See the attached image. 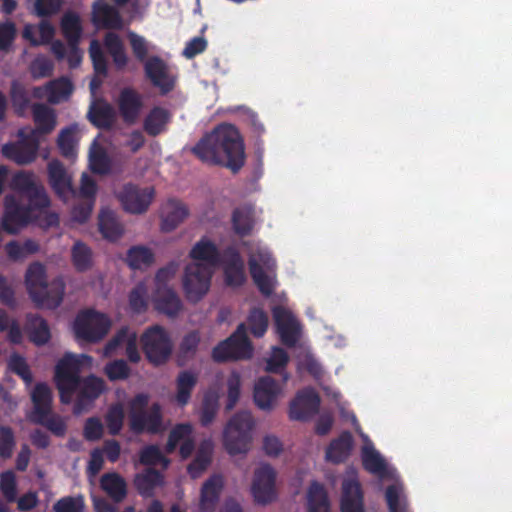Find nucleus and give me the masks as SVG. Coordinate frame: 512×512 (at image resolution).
Returning a JSON list of instances; mask_svg holds the SVG:
<instances>
[{
  "label": "nucleus",
  "instance_id": "obj_51",
  "mask_svg": "<svg viewBox=\"0 0 512 512\" xmlns=\"http://www.w3.org/2000/svg\"><path fill=\"white\" fill-rule=\"evenodd\" d=\"M251 334L256 337H262L268 328V315L261 308H252L247 318Z\"/></svg>",
  "mask_w": 512,
  "mask_h": 512
},
{
  "label": "nucleus",
  "instance_id": "obj_50",
  "mask_svg": "<svg viewBox=\"0 0 512 512\" xmlns=\"http://www.w3.org/2000/svg\"><path fill=\"white\" fill-rule=\"evenodd\" d=\"M124 418L125 413L122 404L115 403L108 408L105 415V422L110 435L116 436L121 432Z\"/></svg>",
  "mask_w": 512,
  "mask_h": 512
},
{
  "label": "nucleus",
  "instance_id": "obj_61",
  "mask_svg": "<svg viewBox=\"0 0 512 512\" xmlns=\"http://www.w3.org/2000/svg\"><path fill=\"white\" fill-rule=\"evenodd\" d=\"M16 446L15 434L11 427L0 425V457L9 459Z\"/></svg>",
  "mask_w": 512,
  "mask_h": 512
},
{
  "label": "nucleus",
  "instance_id": "obj_63",
  "mask_svg": "<svg viewBox=\"0 0 512 512\" xmlns=\"http://www.w3.org/2000/svg\"><path fill=\"white\" fill-rule=\"evenodd\" d=\"M227 402H226V410H232L237 404L240 398L241 392V377L239 373L232 372L227 379Z\"/></svg>",
  "mask_w": 512,
  "mask_h": 512
},
{
  "label": "nucleus",
  "instance_id": "obj_43",
  "mask_svg": "<svg viewBox=\"0 0 512 512\" xmlns=\"http://www.w3.org/2000/svg\"><path fill=\"white\" fill-rule=\"evenodd\" d=\"M232 226L236 234L249 235L253 229V212L249 207L235 208L232 213Z\"/></svg>",
  "mask_w": 512,
  "mask_h": 512
},
{
  "label": "nucleus",
  "instance_id": "obj_33",
  "mask_svg": "<svg viewBox=\"0 0 512 512\" xmlns=\"http://www.w3.org/2000/svg\"><path fill=\"white\" fill-rule=\"evenodd\" d=\"M352 446V434L349 431H344L327 447L326 459L335 464L342 463L349 457Z\"/></svg>",
  "mask_w": 512,
  "mask_h": 512
},
{
  "label": "nucleus",
  "instance_id": "obj_41",
  "mask_svg": "<svg viewBox=\"0 0 512 512\" xmlns=\"http://www.w3.org/2000/svg\"><path fill=\"white\" fill-rule=\"evenodd\" d=\"M197 375L188 370L181 371L176 379V396L175 400L179 406L188 404L193 389L197 384Z\"/></svg>",
  "mask_w": 512,
  "mask_h": 512
},
{
  "label": "nucleus",
  "instance_id": "obj_48",
  "mask_svg": "<svg viewBox=\"0 0 512 512\" xmlns=\"http://www.w3.org/2000/svg\"><path fill=\"white\" fill-rule=\"evenodd\" d=\"M211 462V445L205 442L201 445L195 459L188 465V473L192 478H197L203 473Z\"/></svg>",
  "mask_w": 512,
  "mask_h": 512
},
{
  "label": "nucleus",
  "instance_id": "obj_64",
  "mask_svg": "<svg viewBox=\"0 0 512 512\" xmlns=\"http://www.w3.org/2000/svg\"><path fill=\"white\" fill-rule=\"evenodd\" d=\"M0 490L8 502L16 501L17 484L14 472L8 470L0 475Z\"/></svg>",
  "mask_w": 512,
  "mask_h": 512
},
{
  "label": "nucleus",
  "instance_id": "obj_38",
  "mask_svg": "<svg viewBox=\"0 0 512 512\" xmlns=\"http://www.w3.org/2000/svg\"><path fill=\"white\" fill-rule=\"evenodd\" d=\"M31 399L34 410L32 417L45 416L52 411V391L46 383H37L32 391Z\"/></svg>",
  "mask_w": 512,
  "mask_h": 512
},
{
  "label": "nucleus",
  "instance_id": "obj_46",
  "mask_svg": "<svg viewBox=\"0 0 512 512\" xmlns=\"http://www.w3.org/2000/svg\"><path fill=\"white\" fill-rule=\"evenodd\" d=\"M126 261L132 269H141L153 264L154 254L147 247L133 246L127 252Z\"/></svg>",
  "mask_w": 512,
  "mask_h": 512
},
{
  "label": "nucleus",
  "instance_id": "obj_49",
  "mask_svg": "<svg viewBox=\"0 0 512 512\" xmlns=\"http://www.w3.org/2000/svg\"><path fill=\"white\" fill-rule=\"evenodd\" d=\"M89 165L92 172L106 175L111 170V160L107 152L100 146H96L90 152Z\"/></svg>",
  "mask_w": 512,
  "mask_h": 512
},
{
  "label": "nucleus",
  "instance_id": "obj_9",
  "mask_svg": "<svg viewBox=\"0 0 512 512\" xmlns=\"http://www.w3.org/2000/svg\"><path fill=\"white\" fill-rule=\"evenodd\" d=\"M213 270L203 263H191L186 266L183 288L191 302H198L209 290Z\"/></svg>",
  "mask_w": 512,
  "mask_h": 512
},
{
  "label": "nucleus",
  "instance_id": "obj_7",
  "mask_svg": "<svg viewBox=\"0 0 512 512\" xmlns=\"http://www.w3.org/2000/svg\"><path fill=\"white\" fill-rule=\"evenodd\" d=\"M45 208H38L30 205V202L23 204L13 195H6L4 199V214L2 217V228L9 234L18 233L23 227L38 217Z\"/></svg>",
  "mask_w": 512,
  "mask_h": 512
},
{
  "label": "nucleus",
  "instance_id": "obj_26",
  "mask_svg": "<svg viewBox=\"0 0 512 512\" xmlns=\"http://www.w3.org/2000/svg\"><path fill=\"white\" fill-rule=\"evenodd\" d=\"M49 183L55 193L60 197L73 192L70 176L61 161L54 159L48 163Z\"/></svg>",
  "mask_w": 512,
  "mask_h": 512
},
{
  "label": "nucleus",
  "instance_id": "obj_13",
  "mask_svg": "<svg viewBox=\"0 0 512 512\" xmlns=\"http://www.w3.org/2000/svg\"><path fill=\"white\" fill-rule=\"evenodd\" d=\"M271 253L264 248H257L249 256L248 265L251 278L259 291L265 295L270 296L273 292V285L265 273L263 266L270 268L273 264Z\"/></svg>",
  "mask_w": 512,
  "mask_h": 512
},
{
  "label": "nucleus",
  "instance_id": "obj_40",
  "mask_svg": "<svg viewBox=\"0 0 512 512\" xmlns=\"http://www.w3.org/2000/svg\"><path fill=\"white\" fill-rule=\"evenodd\" d=\"M33 119L36 125L35 134L51 133L56 126V116L54 111L45 104L36 103L32 107Z\"/></svg>",
  "mask_w": 512,
  "mask_h": 512
},
{
  "label": "nucleus",
  "instance_id": "obj_22",
  "mask_svg": "<svg viewBox=\"0 0 512 512\" xmlns=\"http://www.w3.org/2000/svg\"><path fill=\"white\" fill-rule=\"evenodd\" d=\"M143 105V98L139 92L133 88H124L121 90L118 98V109L126 124L136 123Z\"/></svg>",
  "mask_w": 512,
  "mask_h": 512
},
{
  "label": "nucleus",
  "instance_id": "obj_21",
  "mask_svg": "<svg viewBox=\"0 0 512 512\" xmlns=\"http://www.w3.org/2000/svg\"><path fill=\"white\" fill-rule=\"evenodd\" d=\"M92 21L98 28L122 30L124 27V21L119 11L105 0H96L93 3Z\"/></svg>",
  "mask_w": 512,
  "mask_h": 512
},
{
  "label": "nucleus",
  "instance_id": "obj_16",
  "mask_svg": "<svg viewBox=\"0 0 512 512\" xmlns=\"http://www.w3.org/2000/svg\"><path fill=\"white\" fill-rule=\"evenodd\" d=\"M272 314L282 344L287 347L295 346L300 336V326L293 314L283 306H275Z\"/></svg>",
  "mask_w": 512,
  "mask_h": 512
},
{
  "label": "nucleus",
  "instance_id": "obj_36",
  "mask_svg": "<svg viewBox=\"0 0 512 512\" xmlns=\"http://www.w3.org/2000/svg\"><path fill=\"white\" fill-rule=\"evenodd\" d=\"M98 226L103 238L112 242L117 241L124 233L123 225L109 209H103L99 214Z\"/></svg>",
  "mask_w": 512,
  "mask_h": 512
},
{
  "label": "nucleus",
  "instance_id": "obj_27",
  "mask_svg": "<svg viewBox=\"0 0 512 512\" xmlns=\"http://www.w3.org/2000/svg\"><path fill=\"white\" fill-rule=\"evenodd\" d=\"M25 331L29 340L36 346H43L51 339V331L48 322L38 314L26 315Z\"/></svg>",
  "mask_w": 512,
  "mask_h": 512
},
{
  "label": "nucleus",
  "instance_id": "obj_10",
  "mask_svg": "<svg viewBox=\"0 0 512 512\" xmlns=\"http://www.w3.org/2000/svg\"><path fill=\"white\" fill-rule=\"evenodd\" d=\"M251 494L254 502L268 505L277 499L276 471L269 464L256 468L251 484Z\"/></svg>",
  "mask_w": 512,
  "mask_h": 512
},
{
  "label": "nucleus",
  "instance_id": "obj_54",
  "mask_svg": "<svg viewBox=\"0 0 512 512\" xmlns=\"http://www.w3.org/2000/svg\"><path fill=\"white\" fill-rule=\"evenodd\" d=\"M32 421L36 424L46 427L52 434L57 437H64L66 434V422L59 415L50 413L46 414L45 416L32 417Z\"/></svg>",
  "mask_w": 512,
  "mask_h": 512
},
{
  "label": "nucleus",
  "instance_id": "obj_28",
  "mask_svg": "<svg viewBox=\"0 0 512 512\" xmlns=\"http://www.w3.org/2000/svg\"><path fill=\"white\" fill-rule=\"evenodd\" d=\"M340 509L341 512H364L363 493L357 481L348 480L343 483Z\"/></svg>",
  "mask_w": 512,
  "mask_h": 512
},
{
  "label": "nucleus",
  "instance_id": "obj_39",
  "mask_svg": "<svg viewBox=\"0 0 512 512\" xmlns=\"http://www.w3.org/2000/svg\"><path fill=\"white\" fill-rule=\"evenodd\" d=\"M190 257L194 260H201L205 265L213 267L220 261V254L217 246L207 238L198 241L190 251Z\"/></svg>",
  "mask_w": 512,
  "mask_h": 512
},
{
  "label": "nucleus",
  "instance_id": "obj_23",
  "mask_svg": "<svg viewBox=\"0 0 512 512\" xmlns=\"http://www.w3.org/2000/svg\"><path fill=\"white\" fill-rule=\"evenodd\" d=\"M279 393L280 387L275 379L270 376L260 377L254 386V402L261 410L269 411L273 409Z\"/></svg>",
  "mask_w": 512,
  "mask_h": 512
},
{
  "label": "nucleus",
  "instance_id": "obj_20",
  "mask_svg": "<svg viewBox=\"0 0 512 512\" xmlns=\"http://www.w3.org/2000/svg\"><path fill=\"white\" fill-rule=\"evenodd\" d=\"M104 387V381L96 376L80 378L76 390L78 395L73 408L74 414H81L85 411L101 395Z\"/></svg>",
  "mask_w": 512,
  "mask_h": 512
},
{
  "label": "nucleus",
  "instance_id": "obj_14",
  "mask_svg": "<svg viewBox=\"0 0 512 512\" xmlns=\"http://www.w3.org/2000/svg\"><path fill=\"white\" fill-rule=\"evenodd\" d=\"M130 430L139 435L142 433L159 434L164 431L162 407L153 403L148 410L129 415Z\"/></svg>",
  "mask_w": 512,
  "mask_h": 512
},
{
  "label": "nucleus",
  "instance_id": "obj_53",
  "mask_svg": "<svg viewBox=\"0 0 512 512\" xmlns=\"http://www.w3.org/2000/svg\"><path fill=\"white\" fill-rule=\"evenodd\" d=\"M127 38L135 59L140 63H145L149 59L148 54L150 50V44L147 39L131 30L127 32Z\"/></svg>",
  "mask_w": 512,
  "mask_h": 512
},
{
  "label": "nucleus",
  "instance_id": "obj_57",
  "mask_svg": "<svg viewBox=\"0 0 512 512\" xmlns=\"http://www.w3.org/2000/svg\"><path fill=\"white\" fill-rule=\"evenodd\" d=\"M148 289L145 283L139 282L129 293V306L134 313H142L147 310Z\"/></svg>",
  "mask_w": 512,
  "mask_h": 512
},
{
  "label": "nucleus",
  "instance_id": "obj_34",
  "mask_svg": "<svg viewBox=\"0 0 512 512\" xmlns=\"http://www.w3.org/2000/svg\"><path fill=\"white\" fill-rule=\"evenodd\" d=\"M100 486L115 503L122 502L127 496L126 481L118 473L111 472L102 475Z\"/></svg>",
  "mask_w": 512,
  "mask_h": 512
},
{
  "label": "nucleus",
  "instance_id": "obj_24",
  "mask_svg": "<svg viewBox=\"0 0 512 512\" xmlns=\"http://www.w3.org/2000/svg\"><path fill=\"white\" fill-rule=\"evenodd\" d=\"M152 300L155 310L169 318L178 316L183 307L177 293L168 286H158Z\"/></svg>",
  "mask_w": 512,
  "mask_h": 512
},
{
  "label": "nucleus",
  "instance_id": "obj_5",
  "mask_svg": "<svg viewBox=\"0 0 512 512\" xmlns=\"http://www.w3.org/2000/svg\"><path fill=\"white\" fill-rule=\"evenodd\" d=\"M81 364L80 358L72 353H66L56 364L55 384L63 404H69L76 393Z\"/></svg>",
  "mask_w": 512,
  "mask_h": 512
},
{
  "label": "nucleus",
  "instance_id": "obj_25",
  "mask_svg": "<svg viewBox=\"0 0 512 512\" xmlns=\"http://www.w3.org/2000/svg\"><path fill=\"white\" fill-rule=\"evenodd\" d=\"M223 488V477L218 474L210 476L203 483L199 501L200 512H215Z\"/></svg>",
  "mask_w": 512,
  "mask_h": 512
},
{
  "label": "nucleus",
  "instance_id": "obj_31",
  "mask_svg": "<svg viewBox=\"0 0 512 512\" xmlns=\"http://www.w3.org/2000/svg\"><path fill=\"white\" fill-rule=\"evenodd\" d=\"M103 45L112 58L115 68L119 71L123 70L127 66L129 58L121 37L115 32H107L103 38Z\"/></svg>",
  "mask_w": 512,
  "mask_h": 512
},
{
  "label": "nucleus",
  "instance_id": "obj_18",
  "mask_svg": "<svg viewBox=\"0 0 512 512\" xmlns=\"http://www.w3.org/2000/svg\"><path fill=\"white\" fill-rule=\"evenodd\" d=\"M146 78L151 84L167 94L174 88V79L166 62L159 56H151L143 63Z\"/></svg>",
  "mask_w": 512,
  "mask_h": 512
},
{
  "label": "nucleus",
  "instance_id": "obj_11",
  "mask_svg": "<svg viewBox=\"0 0 512 512\" xmlns=\"http://www.w3.org/2000/svg\"><path fill=\"white\" fill-rule=\"evenodd\" d=\"M154 195L155 190L153 187H140L127 183L117 193V198L126 212L143 214L148 210Z\"/></svg>",
  "mask_w": 512,
  "mask_h": 512
},
{
  "label": "nucleus",
  "instance_id": "obj_12",
  "mask_svg": "<svg viewBox=\"0 0 512 512\" xmlns=\"http://www.w3.org/2000/svg\"><path fill=\"white\" fill-rule=\"evenodd\" d=\"M20 139L14 143H7L2 147V154L17 164L24 165L35 160L39 148V142L35 131L24 134L19 131Z\"/></svg>",
  "mask_w": 512,
  "mask_h": 512
},
{
  "label": "nucleus",
  "instance_id": "obj_2",
  "mask_svg": "<svg viewBox=\"0 0 512 512\" xmlns=\"http://www.w3.org/2000/svg\"><path fill=\"white\" fill-rule=\"evenodd\" d=\"M26 288L31 300L38 308L56 309L63 301L65 283L61 277L47 281L45 266L33 262L25 274Z\"/></svg>",
  "mask_w": 512,
  "mask_h": 512
},
{
  "label": "nucleus",
  "instance_id": "obj_30",
  "mask_svg": "<svg viewBox=\"0 0 512 512\" xmlns=\"http://www.w3.org/2000/svg\"><path fill=\"white\" fill-rule=\"evenodd\" d=\"M116 114L111 104L106 101H95L89 108L88 119L99 129H110L115 122Z\"/></svg>",
  "mask_w": 512,
  "mask_h": 512
},
{
  "label": "nucleus",
  "instance_id": "obj_4",
  "mask_svg": "<svg viewBox=\"0 0 512 512\" xmlns=\"http://www.w3.org/2000/svg\"><path fill=\"white\" fill-rule=\"evenodd\" d=\"M211 356L216 363L250 359L253 356V346L247 336L245 323H240L228 338L219 342L213 348Z\"/></svg>",
  "mask_w": 512,
  "mask_h": 512
},
{
  "label": "nucleus",
  "instance_id": "obj_42",
  "mask_svg": "<svg viewBox=\"0 0 512 512\" xmlns=\"http://www.w3.org/2000/svg\"><path fill=\"white\" fill-rule=\"evenodd\" d=\"M73 83L67 77H59L51 80L46 85L47 99L52 104H57L69 98L73 92Z\"/></svg>",
  "mask_w": 512,
  "mask_h": 512
},
{
  "label": "nucleus",
  "instance_id": "obj_58",
  "mask_svg": "<svg viewBox=\"0 0 512 512\" xmlns=\"http://www.w3.org/2000/svg\"><path fill=\"white\" fill-rule=\"evenodd\" d=\"M57 145L63 157L74 158L76 156L75 130L71 127L61 130Z\"/></svg>",
  "mask_w": 512,
  "mask_h": 512
},
{
  "label": "nucleus",
  "instance_id": "obj_60",
  "mask_svg": "<svg viewBox=\"0 0 512 512\" xmlns=\"http://www.w3.org/2000/svg\"><path fill=\"white\" fill-rule=\"evenodd\" d=\"M29 70L34 79L46 78L52 75L54 63L47 56L38 55L31 62Z\"/></svg>",
  "mask_w": 512,
  "mask_h": 512
},
{
  "label": "nucleus",
  "instance_id": "obj_6",
  "mask_svg": "<svg viewBox=\"0 0 512 512\" xmlns=\"http://www.w3.org/2000/svg\"><path fill=\"white\" fill-rule=\"evenodd\" d=\"M110 327V319L93 309L80 311L73 322L76 339L88 343H97L102 340Z\"/></svg>",
  "mask_w": 512,
  "mask_h": 512
},
{
  "label": "nucleus",
  "instance_id": "obj_52",
  "mask_svg": "<svg viewBox=\"0 0 512 512\" xmlns=\"http://www.w3.org/2000/svg\"><path fill=\"white\" fill-rule=\"evenodd\" d=\"M362 464L366 471L382 475L386 471V463L381 455L373 448H364L362 451Z\"/></svg>",
  "mask_w": 512,
  "mask_h": 512
},
{
  "label": "nucleus",
  "instance_id": "obj_29",
  "mask_svg": "<svg viewBox=\"0 0 512 512\" xmlns=\"http://www.w3.org/2000/svg\"><path fill=\"white\" fill-rule=\"evenodd\" d=\"M307 512H330V500L324 485L312 481L306 493Z\"/></svg>",
  "mask_w": 512,
  "mask_h": 512
},
{
  "label": "nucleus",
  "instance_id": "obj_56",
  "mask_svg": "<svg viewBox=\"0 0 512 512\" xmlns=\"http://www.w3.org/2000/svg\"><path fill=\"white\" fill-rule=\"evenodd\" d=\"M10 98L17 113H23L29 106L30 98L23 83L13 80L10 87Z\"/></svg>",
  "mask_w": 512,
  "mask_h": 512
},
{
  "label": "nucleus",
  "instance_id": "obj_15",
  "mask_svg": "<svg viewBox=\"0 0 512 512\" xmlns=\"http://www.w3.org/2000/svg\"><path fill=\"white\" fill-rule=\"evenodd\" d=\"M12 186L19 191L21 198L30 202V205L38 208H48L50 205L49 197L43 186L38 185L31 174L20 172L12 179Z\"/></svg>",
  "mask_w": 512,
  "mask_h": 512
},
{
  "label": "nucleus",
  "instance_id": "obj_8",
  "mask_svg": "<svg viewBox=\"0 0 512 512\" xmlns=\"http://www.w3.org/2000/svg\"><path fill=\"white\" fill-rule=\"evenodd\" d=\"M140 343L147 360L156 366L166 363L172 353L171 338L160 325L148 327L141 335Z\"/></svg>",
  "mask_w": 512,
  "mask_h": 512
},
{
  "label": "nucleus",
  "instance_id": "obj_45",
  "mask_svg": "<svg viewBox=\"0 0 512 512\" xmlns=\"http://www.w3.org/2000/svg\"><path fill=\"white\" fill-rule=\"evenodd\" d=\"M219 409V395L214 390H208L203 397L201 411H200V423L206 427L210 425L216 417Z\"/></svg>",
  "mask_w": 512,
  "mask_h": 512
},
{
  "label": "nucleus",
  "instance_id": "obj_19",
  "mask_svg": "<svg viewBox=\"0 0 512 512\" xmlns=\"http://www.w3.org/2000/svg\"><path fill=\"white\" fill-rule=\"evenodd\" d=\"M222 262L225 283L232 287L242 286L246 281L245 264L237 248L226 247L223 251Z\"/></svg>",
  "mask_w": 512,
  "mask_h": 512
},
{
  "label": "nucleus",
  "instance_id": "obj_3",
  "mask_svg": "<svg viewBox=\"0 0 512 512\" xmlns=\"http://www.w3.org/2000/svg\"><path fill=\"white\" fill-rule=\"evenodd\" d=\"M254 419L250 412L240 411L227 423L223 433L224 447L230 455L246 453L252 440Z\"/></svg>",
  "mask_w": 512,
  "mask_h": 512
},
{
  "label": "nucleus",
  "instance_id": "obj_47",
  "mask_svg": "<svg viewBox=\"0 0 512 512\" xmlns=\"http://www.w3.org/2000/svg\"><path fill=\"white\" fill-rule=\"evenodd\" d=\"M71 257L77 271L84 272L92 266V250L81 241L74 243L71 250Z\"/></svg>",
  "mask_w": 512,
  "mask_h": 512
},
{
  "label": "nucleus",
  "instance_id": "obj_17",
  "mask_svg": "<svg viewBox=\"0 0 512 512\" xmlns=\"http://www.w3.org/2000/svg\"><path fill=\"white\" fill-rule=\"evenodd\" d=\"M319 406L320 397L312 388L301 390L290 403L289 417L292 420L306 421L318 412Z\"/></svg>",
  "mask_w": 512,
  "mask_h": 512
},
{
  "label": "nucleus",
  "instance_id": "obj_59",
  "mask_svg": "<svg viewBox=\"0 0 512 512\" xmlns=\"http://www.w3.org/2000/svg\"><path fill=\"white\" fill-rule=\"evenodd\" d=\"M89 55L95 73L106 76L108 72L107 60L98 40H91L89 45Z\"/></svg>",
  "mask_w": 512,
  "mask_h": 512
},
{
  "label": "nucleus",
  "instance_id": "obj_62",
  "mask_svg": "<svg viewBox=\"0 0 512 512\" xmlns=\"http://www.w3.org/2000/svg\"><path fill=\"white\" fill-rule=\"evenodd\" d=\"M85 504L82 496H65L53 505V512H84Z\"/></svg>",
  "mask_w": 512,
  "mask_h": 512
},
{
  "label": "nucleus",
  "instance_id": "obj_35",
  "mask_svg": "<svg viewBox=\"0 0 512 512\" xmlns=\"http://www.w3.org/2000/svg\"><path fill=\"white\" fill-rule=\"evenodd\" d=\"M163 483V475L154 468H148L145 472L137 474L134 479L138 493L144 498L154 496L155 489L162 486Z\"/></svg>",
  "mask_w": 512,
  "mask_h": 512
},
{
  "label": "nucleus",
  "instance_id": "obj_32",
  "mask_svg": "<svg viewBox=\"0 0 512 512\" xmlns=\"http://www.w3.org/2000/svg\"><path fill=\"white\" fill-rule=\"evenodd\" d=\"M171 120V113L160 106L153 107L143 121L144 131L152 137H156L166 131Z\"/></svg>",
  "mask_w": 512,
  "mask_h": 512
},
{
  "label": "nucleus",
  "instance_id": "obj_44",
  "mask_svg": "<svg viewBox=\"0 0 512 512\" xmlns=\"http://www.w3.org/2000/svg\"><path fill=\"white\" fill-rule=\"evenodd\" d=\"M61 30L68 44H79L82 26L77 14L66 13L61 20Z\"/></svg>",
  "mask_w": 512,
  "mask_h": 512
},
{
  "label": "nucleus",
  "instance_id": "obj_1",
  "mask_svg": "<svg viewBox=\"0 0 512 512\" xmlns=\"http://www.w3.org/2000/svg\"><path fill=\"white\" fill-rule=\"evenodd\" d=\"M192 152L208 164L219 165L237 173L245 163L244 143L232 124H220L202 137Z\"/></svg>",
  "mask_w": 512,
  "mask_h": 512
},
{
  "label": "nucleus",
  "instance_id": "obj_55",
  "mask_svg": "<svg viewBox=\"0 0 512 512\" xmlns=\"http://www.w3.org/2000/svg\"><path fill=\"white\" fill-rule=\"evenodd\" d=\"M139 461L143 465L156 466L162 465L163 468H167L170 464V460L165 457L157 445H148L140 451Z\"/></svg>",
  "mask_w": 512,
  "mask_h": 512
},
{
  "label": "nucleus",
  "instance_id": "obj_37",
  "mask_svg": "<svg viewBox=\"0 0 512 512\" xmlns=\"http://www.w3.org/2000/svg\"><path fill=\"white\" fill-rule=\"evenodd\" d=\"M188 216L187 207L180 201L170 200L163 212L161 229L171 232Z\"/></svg>",
  "mask_w": 512,
  "mask_h": 512
}]
</instances>
